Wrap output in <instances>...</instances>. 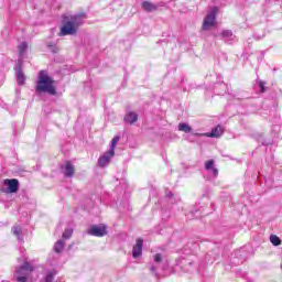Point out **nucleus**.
Here are the masks:
<instances>
[{
	"mask_svg": "<svg viewBox=\"0 0 282 282\" xmlns=\"http://www.w3.org/2000/svg\"><path fill=\"white\" fill-rule=\"evenodd\" d=\"M167 196H169V197H173V193L170 192V193L167 194Z\"/></svg>",
	"mask_w": 282,
	"mask_h": 282,
	"instance_id": "nucleus-28",
	"label": "nucleus"
},
{
	"mask_svg": "<svg viewBox=\"0 0 282 282\" xmlns=\"http://www.w3.org/2000/svg\"><path fill=\"white\" fill-rule=\"evenodd\" d=\"M25 50H28V43L22 42L19 46H18V51L20 56H23L25 54Z\"/></svg>",
	"mask_w": 282,
	"mask_h": 282,
	"instance_id": "nucleus-18",
	"label": "nucleus"
},
{
	"mask_svg": "<svg viewBox=\"0 0 282 282\" xmlns=\"http://www.w3.org/2000/svg\"><path fill=\"white\" fill-rule=\"evenodd\" d=\"M3 186H7L6 193H19V180L6 178Z\"/></svg>",
	"mask_w": 282,
	"mask_h": 282,
	"instance_id": "nucleus-4",
	"label": "nucleus"
},
{
	"mask_svg": "<svg viewBox=\"0 0 282 282\" xmlns=\"http://www.w3.org/2000/svg\"><path fill=\"white\" fill-rule=\"evenodd\" d=\"M124 122H127L128 124H133L134 122H138V113H135V112H128L124 116Z\"/></svg>",
	"mask_w": 282,
	"mask_h": 282,
	"instance_id": "nucleus-13",
	"label": "nucleus"
},
{
	"mask_svg": "<svg viewBox=\"0 0 282 282\" xmlns=\"http://www.w3.org/2000/svg\"><path fill=\"white\" fill-rule=\"evenodd\" d=\"M63 248H65V241L58 240L57 242H55L54 245L55 252H63Z\"/></svg>",
	"mask_w": 282,
	"mask_h": 282,
	"instance_id": "nucleus-16",
	"label": "nucleus"
},
{
	"mask_svg": "<svg viewBox=\"0 0 282 282\" xmlns=\"http://www.w3.org/2000/svg\"><path fill=\"white\" fill-rule=\"evenodd\" d=\"M88 235H91L93 237H105V235H107V226L94 225L89 228Z\"/></svg>",
	"mask_w": 282,
	"mask_h": 282,
	"instance_id": "nucleus-5",
	"label": "nucleus"
},
{
	"mask_svg": "<svg viewBox=\"0 0 282 282\" xmlns=\"http://www.w3.org/2000/svg\"><path fill=\"white\" fill-rule=\"evenodd\" d=\"M80 25H83V18L80 15H72L70 18H65L64 24L59 32V36H72L76 34Z\"/></svg>",
	"mask_w": 282,
	"mask_h": 282,
	"instance_id": "nucleus-2",
	"label": "nucleus"
},
{
	"mask_svg": "<svg viewBox=\"0 0 282 282\" xmlns=\"http://www.w3.org/2000/svg\"><path fill=\"white\" fill-rule=\"evenodd\" d=\"M37 94H48V96H56V87L54 86V79L47 75L46 70L39 73L37 83L35 87Z\"/></svg>",
	"mask_w": 282,
	"mask_h": 282,
	"instance_id": "nucleus-1",
	"label": "nucleus"
},
{
	"mask_svg": "<svg viewBox=\"0 0 282 282\" xmlns=\"http://www.w3.org/2000/svg\"><path fill=\"white\" fill-rule=\"evenodd\" d=\"M259 87H260L261 94H264V91H265V83L260 82V83H259Z\"/></svg>",
	"mask_w": 282,
	"mask_h": 282,
	"instance_id": "nucleus-25",
	"label": "nucleus"
},
{
	"mask_svg": "<svg viewBox=\"0 0 282 282\" xmlns=\"http://www.w3.org/2000/svg\"><path fill=\"white\" fill-rule=\"evenodd\" d=\"M144 246V240L141 238L137 239V243L132 249L133 259H138V257H142V247Z\"/></svg>",
	"mask_w": 282,
	"mask_h": 282,
	"instance_id": "nucleus-8",
	"label": "nucleus"
},
{
	"mask_svg": "<svg viewBox=\"0 0 282 282\" xmlns=\"http://www.w3.org/2000/svg\"><path fill=\"white\" fill-rule=\"evenodd\" d=\"M205 169L206 171H212L214 177H217V175H219V170H217L215 167V161L214 160H209L205 163Z\"/></svg>",
	"mask_w": 282,
	"mask_h": 282,
	"instance_id": "nucleus-11",
	"label": "nucleus"
},
{
	"mask_svg": "<svg viewBox=\"0 0 282 282\" xmlns=\"http://www.w3.org/2000/svg\"><path fill=\"white\" fill-rule=\"evenodd\" d=\"M33 271L34 267H32L30 262L25 261L22 267L17 269V274H19V276H28Z\"/></svg>",
	"mask_w": 282,
	"mask_h": 282,
	"instance_id": "nucleus-6",
	"label": "nucleus"
},
{
	"mask_svg": "<svg viewBox=\"0 0 282 282\" xmlns=\"http://www.w3.org/2000/svg\"><path fill=\"white\" fill-rule=\"evenodd\" d=\"M221 37L223 39H232V31L230 30H225L221 32Z\"/></svg>",
	"mask_w": 282,
	"mask_h": 282,
	"instance_id": "nucleus-22",
	"label": "nucleus"
},
{
	"mask_svg": "<svg viewBox=\"0 0 282 282\" xmlns=\"http://www.w3.org/2000/svg\"><path fill=\"white\" fill-rule=\"evenodd\" d=\"M154 262L155 263H161L162 262V254L161 253L154 254Z\"/></svg>",
	"mask_w": 282,
	"mask_h": 282,
	"instance_id": "nucleus-24",
	"label": "nucleus"
},
{
	"mask_svg": "<svg viewBox=\"0 0 282 282\" xmlns=\"http://www.w3.org/2000/svg\"><path fill=\"white\" fill-rule=\"evenodd\" d=\"M17 281L18 282H25V281H28V278L25 275H19Z\"/></svg>",
	"mask_w": 282,
	"mask_h": 282,
	"instance_id": "nucleus-26",
	"label": "nucleus"
},
{
	"mask_svg": "<svg viewBox=\"0 0 282 282\" xmlns=\"http://www.w3.org/2000/svg\"><path fill=\"white\" fill-rule=\"evenodd\" d=\"M270 241L273 246H281V238H279L278 236H270Z\"/></svg>",
	"mask_w": 282,
	"mask_h": 282,
	"instance_id": "nucleus-20",
	"label": "nucleus"
},
{
	"mask_svg": "<svg viewBox=\"0 0 282 282\" xmlns=\"http://www.w3.org/2000/svg\"><path fill=\"white\" fill-rule=\"evenodd\" d=\"M15 76H17L18 85H25V75L23 74V70L21 69V66H18Z\"/></svg>",
	"mask_w": 282,
	"mask_h": 282,
	"instance_id": "nucleus-12",
	"label": "nucleus"
},
{
	"mask_svg": "<svg viewBox=\"0 0 282 282\" xmlns=\"http://www.w3.org/2000/svg\"><path fill=\"white\" fill-rule=\"evenodd\" d=\"M12 232L13 235H15V237H18L19 240H21V234L23 232V230L20 226L12 227Z\"/></svg>",
	"mask_w": 282,
	"mask_h": 282,
	"instance_id": "nucleus-19",
	"label": "nucleus"
},
{
	"mask_svg": "<svg viewBox=\"0 0 282 282\" xmlns=\"http://www.w3.org/2000/svg\"><path fill=\"white\" fill-rule=\"evenodd\" d=\"M73 234H74V230L68 228V229H65V231L63 232L62 237H63V239H69Z\"/></svg>",
	"mask_w": 282,
	"mask_h": 282,
	"instance_id": "nucleus-21",
	"label": "nucleus"
},
{
	"mask_svg": "<svg viewBox=\"0 0 282 282\" xmlns=\"http://www.w3.org/2000/svg\"><path fill=\"white\" fill-rule=\"evenodd\" d=\"M142 8L145 12H155L158 10V6L149 1L142 2Z\"/></svg>",
	"mask_w": 282,
	"mask_h": 282,
	"instance_id": "nucleus-14",
	"label": "nucleus"
},
{
	"mask_svg": "<svg viewBox=\"0 0 282 282\" xmlns=\"http://www.w3.org/2000/svg\"><path fill=\"white\" fill-rule=\"evenodd\" d=\"M118 142H120V137H113V139L111 140V145L109 151H112V153H116V145L118 144Z\"/></svg>",
	"mask_w": 282,
	"mask_h": 282,
	"instance_id": "nucleus-17",
	"label": "nucleus"
},
{
	"mask_svg": "<svg viewBox=\"0 0 282 282\" xmlns=\"http://www.w3.org/2000/svg\"><path fill=\"white\" fill-rule=\"evenodd\" d=\"M178 131H183V133H191V131H193V128H191L188 123H180Z\"/></svg>",
	"mask_w": 282,
	"mask_h": 282,
	"instance_id": "nucleus-15",
	"label": "nucleus"
},
{
	"mask_svg": "<svg viewBox=\"0 0 282 282\" xmlns=\"http://www.w3.org/2000/svg\"><path fill=\"white\" fill-rule=\"evenodd\" d=\"M113 155H116L113 150H109L108 152L104 153V155L98 159L99 166H107V164L111 162V158H113Z\"/></svg>",
	"mask_w": 282,
	"mask_h": 282,
	"instance_id": "nucleus-7",
	"label": "nucleus"
},
{
	"mask_svg": "<svg viewBox=\"0 0 282 282\" xmlns=\"http://www.w3.org/2000/svg\"><path fill=\"white\" fill-rule=\"evenodd\" d=\"M217 19V7H214L209 14H207L203 21V30H210L215 26V21Z\"/></svg>",
	"mask_w": 282,
	"mask_h": 282,
	"instance_id": "nucleus-3",
	"label": "nucleus"
},
{
	"mask_svg": "<svg viewBox=\"0 0 282 282\" xmlns=\"http://www.w3.org/2000/svg\"><path fill=\"white\" fill-rule=\"evenodd\" d=\"M54 281V273L50 272L45 276V282H52Z\"/></svg>",
	"mask_w": 282,
	"mask_h": 282,
	"instance_id": "nucleus-23",
	"label": "nucleus"
},
{
	"mask_svg": "<svg viewBox=\"0 0 282 282\" xmlns=\"http://www.w3.org/2000/svg\"><path fill=\"white\" fill-rule=\"evenodd\" d=\"M223 133H224V128H221V126H217L212 130L210 133H205L203 135H206L207 138H221Z\"/></svg>",
	"mask_w": 282,
	"mask_h": 282,
	"instance_id": "nucleus-10",
	"label": "nucleus"
},
{
	"mask_svg": "<svg viewBox=\"0 0 282 282\" xmlns=\"http://www.w3.org/2000/svg\"><path fill=\"white\" fill-rule=\"evenodd\" d=\"M150 270L151 272H155V267L154 265L150 267Z\"/></svg>",
	"mask_w": 282,
	"mask_h": 282,
	"instance_id": "nucleus-27",
	"label": "nucleus"
},
{
	"mask_svg": "<svg viewBox=\"0 0 282 282\" xmlns=\"http://www.w3.org/2000/svg\"><path fill=\"white\" fill-rule=\"evenodd\" d=\"M48 47H53L52 44H47Z\"/></svg>",
	"mask_w": 282,
	"mask_h": 282,
	"instance_id": "nucleus-29",
	"label": "nucleus"
},
{
	"mask_svg": "<svg viewBox=\"0 0 282 282\" xmlns=\"http://www.w3.org/2000/svg\"><path fill=\"white\" fill-rule=\"evenodd\" d=\"M62 171L65 177H74L75 169L70 161H66V163L62 166Z\"/></svg>",
	"mask_w": 282,
	"mask_h": 282,
	"instance_id": "nucleus-9",
	"label": "nucleus"
}]
</instances>
